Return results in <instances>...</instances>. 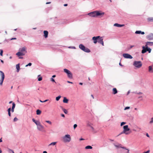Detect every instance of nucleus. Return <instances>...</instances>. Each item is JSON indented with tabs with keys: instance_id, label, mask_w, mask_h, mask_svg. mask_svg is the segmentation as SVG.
Here are the masks:
<instances>
[{
	"instance_id": "1",
	"label": "nucleus",
	"mask_w": 153,
	"mask_h": 153,
	"mask_svg": "<svg viewBox=\"0 0 153 153\" xmlns=\"http://www.w3.org/2000/svg\"><path fill=\"white\" fill-rule=\"evenodd\" d=\"M104 14V12L100 13V11H95L88 13V15L92 17H96L99 16L103 15Z\"/></svg>"
},
{
	"instance_id": "2",
	"label": "nucleus",
	"mask_w": 153,
	"mask_h": 153,
	"mask_svg": "<svg viewBox=\"0 0 153 153\" xmlns=\"http://www.w3.org/2000/svg\"><path fill=\"white\" fill-rule=\"evenodd\" d=\"M19 51L17 52L16 55L18 56H24L27 53V48L24 46L20 48L19 49Z\"/></svg>"
},
{
	"instance_id": "3",
	"label": "nucleus",
	"mask_w": 153,
	"mask_h": 153,
	"mask_svg": "<svg viewBox=\"0 0 153 153\" xmlns=\"http://www.w3.org/2000/svg\"><path fill=\"white\" fill-rule=\"evenodd\" d=\"M123 129V131L119 135H118L117 136L123 134H130L131 132L130 128H128V125H125L124 126Z\"/></svg>"
},
{
	"instance_id": "4",
	"label": "nucleus",
	"mask_w": 153,
	"mask_h": 153,
	"mask_svg": "<svg viewBox=\"0 0 153 153\" xmlns=\"http://www.w3.org/2000/svg\"><path fill=\"white\" fill-rule=\"evenodd\" d=\"M79 48L81 50L85 52L89 53L90 52V50L88 48L85 47L83 44H80L79 45Z\"/></svg>"
},
{
	"instance_id": "5",
	"label": "nucleus",
	"mask_w": 153,
	"mask_h": 153,
	"mask_svg": "<svg viewBox=\"0 0 153 153\" xmlns=\"http://www.w3.org/2000/svg\"><path fill=\"white\" fill-rule=\"evenodd\" d=\"M142 66V64L140 61H134V67L137 68H140Z\"/></svg>"
},
{
	"instance_id": "6",
	"label": "nucleus",
	"mask_w": 153,
	"mask_h": 153,
	"mask_svg": "<svg viewBox=\"0 0 153 153\" xmlns=\"http://www.w3.org/2000/svg\"><path fill=\"white\" fill-rule=\"evenodd\" d=\"M64 71L67 74L68 77L70 79H71L73 77V75L71 71L67 69H64Z\"/></svg>"
},
{
	"instance_id": "7",
	"label": "nucleus",
	"mask_w": 153,
	"mask_h": 153,
	"mask_svg": "<svg viewBox=\"0 0 153 153\" xmlns=\"http://www.w3.org/2000/svg\"><path fill=\"white\" fill-rule=\"evenodd\" d=\"M63 141L65 142H69L71 140V138L70 135L66 134L63 137Z\"/></svg>"
},
{
	"instance_id": "8",
	"label": "nucleus",
	"mask_w": 153,
	"mask_h": 153,
	"mask_svg": "<svg viewBox=\"0 0 153 153\" xmlns=\"http://www.w3.org/2000/svg\"><path fill=\"white\" fill-rule=\"evenodd\" d=\"M0 75L1 76L0 80V85H2L4 79L5 78V75L4 72L2 71H0Z\"/></svg>"
},
{
	"instance_id": "9",
	"label": "nucleus",
	"mask_w": 153,
	"mask_h": 153,
	"mask_svg": "<svg viewBox=\"0 0 153 153\" xmlns=\"http://www.w3.org/2000/svg\"><path fill=\"white\" fill-rule=\"evenodd\" d=\"M142 48L143 50L142 51V53H145L147 51H148L149 53H150L151 51V49L149 48H148V47L143 46Z\"/></svg>"
},
{
	"instance_id": "10",
	"label": "nucleus",
	"mask_w": 153,
	"mask_h": 153,
	"mask_svg": "<svg viewBox=\"0 0 153 153\" xmlns=\"http://www.w3.org/2000/svg\"><path fill=\"white\" fill-rule=\"evenodd\" d=\"M100 38V36L93 37L92 38V39L94 41V44H96L98 42V40H99Z\"/></svg>"
},
{
	"instance_id": "11",
	"label": "nucleus",
	"mask_w": 153,
	"mask_h": 153,
	"mask_svg": "<svg viewBox=\"0 0 153 153\" xmlns=\"http://www.w3.org/2000/svg\"><path fill=\"white\" fill-rule=\"evenodd\" d=\"M123 56L125 58L130 59L133 58V57L131 55L128 53H123Z\"/></svg>"
},
{
	"instance_id": "12",
	"label": "nucleus",
	"mask_w": 153,
	"mask_h": 153,
	"mask_svg": "<svg viewBox=\"0 0 153 153\" xmlns=\"http://www.w3.org/2000/svg\"><path fill=\"white\" fill-rule=\"evenodd\" d=\"M37 129L39 131H42L43 129L44 128V127L42 126L40 123L37 125Z\"/></svg>"
},
{
	"instance_id": "13",
	"label": "nucleus",
	"mask_w": 153,
	"mask_h": 153,
	"mask_svg": "<svg viewBox=\"0 0 153 153\" xmlns=\"http://www.w3.org/2000/svg\"><path fill=\"white\" fill-rule=\"evenodd\" d=\"M129 150L125 147H123L122 149L121 150L122 153H129Z\"/></svg>"
},
{
	"instance_id": "14",
	"label": "nucleus",
	"mask_w": 153,
	"mask_h": 153,
	"mask_svg": "<svg viewBox=\"0 0 153 153\" xmlns=\"http://www.w3.org/2000/svg\"><path fill=\"white\" fill-rule=\"evenodd\" d=\"M146 38L149 40H153V34H150L147 36Z\"/></svg>"
},
{
	"instance_id": "15",
	"label": "nucleus",
	"mask_w": 153,
	"mask_h": 153,
	"mask_svg": "<svg viewBox=\"0 0 153 153\" xmlns=\"http://www.w3.org/2000/svg\"><path fill=\"white\" fill-rule=\"evenodd\" d=\"M103 39L102 37H100V38L99 39V40H98V42L100 44H102V45H104V42L103 41Z\"/></svg>"
},
{
	"instance_id": "16",
	"label": "nucleus",
	"mask_w": 153,
	"mask_h": 153,
	"mask_svg": "<svg viewBox=\"0 0 153 153\" xmlns=\"http://www.w3.org/2000/svg\"><path fill=\"white\" fill-rule=\"evenodd\" d=\"M114 145L117 148H121L122 149L123 147H122L121 146V144H120L119 143H117V144H114Z\"/></svg>"
},
{
	"instance_id": "17",
	"label": "nucleus",
	"mask_w": 153,
	"mask_h": 153,
	"mask_svg": "<svg viewBox=\"0 0 153 153\" xmlns=\"http://www.w3.org/2000/svg\"><path fill=\"white\" fill-rule=\"evenodd\" d=\"M153 45V42H147L146 43L145 46L146 47H148V45L152 46Z\"/></svg>"
},
{
	"instance_id": "18",
	"label": "nucleus",
	"mask_w": 153,
	"mask_h": 153,
	"mask_svg": "<svg viewBox=\"0 0 153 153\" xmlns=\"http://www.w3.org/2000/svg\"><path fill=\"white\" fill-rule=\"evenodd\" d=\"M48 32L47 30H44V36L45 38L48 37Z\"/></svg>"
},
{
	"instance_id": "19",
	"label": "nucleus",
	"mask_w": 153,
	"mask_h": 153,
	"mask_svg": "<svg viewBox=\"0 0 153 153\" xmlns=\"http://www.w3.org/2000/svg\"><path fill=\"white\" fill-rule=\"evenodd\" d=\"M114 26L118 27H121L124 26V25H120L117 23H115L114 24Z\"/></svg>"
},
{
	"instance_id": "20",
	"label": "nucleus",
	"mask_w": 153,
	"mask_h": 153,
	"mask_svg": "<svg viewBox=\"0 0 153 153\" xmlns=\"http://www.w3.org/2000/svg\"><path fill=\"white\" fill-rule=\"evenodd\" d=\"M112 91V93L113 94H115L117 93V90L116 88H113V89Z\"/></svg>"
},
{
	"instance_id": "21",
	"label": "nucleus",
	"mask_w": 153,
	"mask_h": 153,
	"mask_svg": "<svg viewBox=\"0 0 153 153\" xmlns=\"http://www.w3.org/2000/svg\"><path fill=\"white\" fill-rule=\"evenodd\" d=\"M135 33L136 34H144L145 33L144 32H142L141 31L137 30L135 32Z\"/></svg>"
},
{
	"instance_id": "22",
	"label": "nucleus",
	"mask_w": 153,
	"mask_h": 153,
	"mask_svg": "<svg viewBox=\"0 0 153 153\" xmlns=\"http://www.w3.org/2000/svg\"><path fill=\"white\" fill-rule=\"evenodd\" d=\"M32 120L33 122L36 124V125H37L38 124H39L40 123V122L38 121H36L34 118H33Z\"/></svg>"
},
{
	"instance_id": "23",
	"label": "nucleus",
	"mask_w": 153,
	"mask_h": 153,
	"mask_svg": "<svg viewBox=\"0 0 153 153\" xmlns=\"http://www.w3.org/2000/svg\"><path fill=\"white\" fill-rule=\"evenodd\" d=\"M68 100L66 97H64V98L63 102L65 103H68Z\"/></svg>"
},
{
	"instance_id": "24",
	"label": "nucleus",
	"mask_w": 153,
	"mask_h": 153,
	"mask_svg": "<svg viewBox=\"0 0 153 153\" xmlns=\"http://www.w3.org/2000/svg\"><path fill=\"white\" fill-rule=\"evenodd\" d=\"M149 71L150 73H153L152 67L151 66H149Z\"/></svg>"
},
{
	"instance_id": "25",
	"label": "nucleus",
	"mask_w": 153,
	"mask_h": 153,
	"mask_svg": "<svg viewBox=\"0 0 153 153\" xmlns=\"http://www.w3.org/2000/svg\"><path fill=\"white\" fill-rule=\"evenodd\" d=\"M16 67L17 69V71L18 72L20 69L19 64H17L16 65Z\"/></svg>"
},
{
	"instance_id": "26",
	"label": "nucleus",
	"mask_w": 153,
	"mask_h": 153,
	"mask_svg": "<svg viewBox=\"0 0 153 153\" xmlns=\"http://www.w3.org/2000/svg\"><path fill=\"white\" fill-rule=\"evenodd\" d=\"M36 114L39 115L41 113V111L39 109H37L36 111Z\"/></svg>"
},
{
	"instance_id": "27",
	"label": "nucleus",
	"mask_w": 153,
	"mask_h": 153,
	"mask_svg": "<svg viewBox=\"0 0 153 153\" xmlns=\"http://www.w3.org/2000/svg\"><path fill=\"white\" fill-rule=\"evenodd\" d=\"M92 148V147L90 146H87L85 147V149H91Z\"/></svg>"
},
{
	"instance_id": "28",
	"label": "nucleus",
	"mask_w": 153,
	"mask_h": 153,
	"mask_svg": "<svg viewBox=\"0 0 153 153\" xmlns=\"http://www.w3.org/2000/svg\"><path fill=\"white\" fill-rule=\"evenodd\" d=\"M56 142H53L51 143L48 146H50L51 145H53V146L55 145L56 144Z\"/></svg>"
},
{
	"instance_id": "29",
	"label": "nucleus",
	"mask_w": 153,
	"mask_h": 153,
	"mask_svg": "<svg viewBox=\"0 0 153 153\" xmlns=\"http://www.w3.org/2000/svg\"><path fill=\"white\" fill-rule=\"evenodd\" d=\"M87 125L88 126L90 127L91 126V123L89 121L87 122Z\"/></svg>"
},
{
	"instance_id": "30",
	"label": "nucleus",
	"mask_w": 153,
	"mask_h": 153,
	"mask_svg": "<svg viewBox=\"0 0 153 153\" xmlns=\"http://www.w3.org/2000/svg\"><path fill=\"white\" fill-rule=\"evenodd\" d=\"M38 80L39 81H41L42 80V77L40 76V75H39L38 76Z\"/></svg>"
},
{
	"instance_id": "31",
	"label": "nucleus",
	"mask_w": 153,
	"mask_h": 153,
	"mask_svg": "<svg viewBox=\"0 0 153 153\" xmlns=\"http://www.w3.org/2000/svg\"><path fill=\"white\" fill-rule=\"evenodd\" d=\"M62 110H63V112H64V113L65 114H67V113H68V111H67V110L66 109H65V108H62Z\"/></svg>"
},
{
	"instance_id": "32",
	"label": "nucleus",
	"mask_w": 153,
	"mask_h": 153,
	"mask_svg": "<svg viewBox=\"0 0 153 153\" xmlns=\"http://www.w3.org/2000/svg\"><path fill=\"white\" fill-rule=\"evenodd\" d=\"M61 97V96H59L56 97V100L57 101H59Z\"/></svg>"
},
{
	"instance_id": "33",
	"label": "nucleus",
	"mask_w": 153,
	"mask_h": 153,
	"mask_svg": "<svg viewBox=\"0 0 153 153\" xmlns=\"http://www.w3.org/2000/svg\"><path fill=\"white\" fill-rule=\"evenodd\" d=\"M16 105L14 102H13L12 103V108H15Z\"/></svg>"
},
{
	"instance_id": "34",
	"label": "nucleus",
	"mask_w": 153,
	"mask_h": 153,
	"mask_svg": "<svg viewBox=\"0 0 153 153\" xmlns=\"http://www.w3.org/2000/svg\"><path fill=\"white\" fill-rule=\"evenodd\" d=\"M3 50H2L1 49L0 50V55L1 56H3Z\"/></svg>"
},
{
	"instance_id": "35",
	"label": "nucleus",
	"mask_w": 153,
	"mask_h": 153,
	"mask_svg": "<svg viewBox=\"0 0 153 153\" xmlns=\"http://www.w3.org/2000/svg\"><path fill=\"white\" fill-rule=\"evenodd\" d=\"M126 123V122H122L121 123L120 126H122L123 125L125 124Z\"/></svg>"
},
{
	"instance_id": "36",
	"label": "nucleus",
	"mask_w": 153,
	"mask_h": 153,
	"mask_svg": "<svg viewBox=\"0 0 153 153\" xmlns=\"http://www.w3.org/2000/svg\"><path fill=\"white\" fill-rule=\"evenodd\" d=\"M68 48H72V49H76L75 47L74 46H69V47H68Z\"/></svg>"
},
{
	"instance_id": "37",
	"label": "nucleus",
	"mask_w": 153,
	"mask_h": 153,
	"mask_svg": "<svg viewBox=\"0 0 153 153\" xmlns=\"http://www.w3.org/2000/svg\"><path fill=\"white\" fill-rule=\"evenodd\" d=\"M45 122L50 124H51L52 123L49 120H46Z\"/></svg>"
},
{
	"instance_id": "38",
	"label": "nucleus",
	"mask_w": 153,
	"mask_h": 153,
	"mask_svg": "<svg viewBox=\"0 0 153 153\" xmlns=\"http://www.w3.org/2000/svg\"><path fill=\"white\" fill-rule=\"evenodd\" d=\"M32 65V63H29L27 65H26L25 67H27L28 66H31Z\"/></svg>"
},
{
	"instance_id": "39",
	"label": "nucleus",
	"mask_w": 153,
	"mask_h": 153,
	"mask_svg": "<svg viewBox=\"0 0 153 153\" xmlns=\"http://www.w3.org/2000/svg\"><path fill=\"white\" fill-rule=\"evenodd\" d=\"M51 80L53 82H55V83H56V82L55 81V80H54V79H53V78H51Z\"/></svg>"
},
{
	"instance_id": "40",
	"label": "nucleus",
	"mask_w": 153,
	"mask_h": 153,
	"mask_svg": "<svg viewBox=\"0 0 153 153\" xmlns=\"http://www.w3.org/2000/svg\"><path fill=\"white\" fill-rule=\"evenodd\" d=\"M18 120V119L17 118H16V117H15L14 118V119H13V121L14 122H16V121L17 120Z\"/></svg>"
},
{
	"instance_id": "41",
	"label": "nucleus",
	"mask_w": 153,
	"mask_h": 153,
	"mask_svg": "<svg viewBox=\"0 0 153 153\" xmlns=\"http://www.w3.org/2000/svg\"><path fill=\"white\" fill-rule=\"evenodd\" d=\"M130 108V107H128V106H127V107H126L125 108H124V110H127V109H129Z\"/></svg>"
},
{
	"instance_id": "42",
	"label": "nucleus",
	"mask_w": 153,
	"mask_h": 153,
	"mask_svg": "<svg viewBox=\"0 0 153 153\" xmlns=\"http://www.w3.org/2000/svg\"><path fill=\"white\" fill-rule=\"evenodd\" d=\"M153 123V117L151 118V120L149 122L150 123Z\"/></svg>"
},
{
	"instance_id": "43",
	"label": "nucleus",
	"mask_w": 153,
	"mask_h": 153,
	"mask_svg": "<svg viewBox=\"0 0 153 153\" xmlns=\"http://www.w3.org/2000/svg\"><path fill=\"white\" fill-rule=\"evenodd\" d=\"M9 152H11L12 153H14V152L12 150V149H9Z\"/></svg>"
},
{
	"instance_id": "44",
	"label": "nucleus",
	"mask_w": 153,
	"mask_h": 153,
	"mask_svg": "<svg viewBox=\"0 0 153 153\" xmlns=\"http://www.w3.org/2000/svg\"><path fill=\"white\" fill-rule=\"evenodd\" d=\"M9 152H11L12 153H14V152L12 150V149H9Z\"/></svg>"
},
{
	"instance_id": "45",
	"label": "nucleus",
	"mask_w": 153,
	"mask_h": 153,
	"mask_svg": "<svg viewBox=\"0 0 153 153\" xmlns=\"http://www.w3.org/2000/svg\"><path fill=\"white\" fill-rule=\"evenodd\" d=\"M77 127V125L76 124H75L74 125V129H75Z\"/></svg>"
},
{
	"instance_id": "46",
	"label": "nucleus",
	"mask_w": 153,
	"mask_h": 153,
	"mask_svg": "<svg viewBox=\"0 0 153 153\" xmlns=\"http://www.w3.org/2000/svg\"><path fill=\"white\" fill-rule=\"evenodd\" d=\"M143 93L141 92H140L139 93H136V94H142Z\"/></svg>"
},
{
	"instance_id": "47",
	"label": "nucleus",
	"mask_w": 153,
	"mask_h": 153,
	"mask_svg": "<svg viewBox=\"0 0 153 153\" xmlns=\"http://www.w3.org/2000/svg\"><path fill=\"white\" fill-rule=\"evenodd\" d=\"M11 108H9L8 109H7V111L8 112H10L11 111Z\"/></svg>"
},
{
	"instance_id": "48",
	"label": "nucleus",
	"mask_w": 153,
	"mask_h": 153,
	"mask_svg": "<svg viewBox=\"0 0 153 153\" xmlns=\"http://www.w3.org/2000/svg\"><path fill=\"white\" fill-rule=\"evenodd\" d=\"M11 111L12 112H13L14 111V108H11Z\"/></svg>"
},
{
	"instance_id": "49",
	"label": "nucleus",
	"mask_w": 153,
	"mask_h": 153,
	"mask_svg": "<svg viewBox=\"0 0 153 153\" xmlns=\"http://www.w3.org/2000/svg\"><path fill=\"white\" fill-rule=\"evenodd\" d=\"M8 115H9L10 117V116H11V113H10V112H8Z\"/></svg>"
},
{
	"instance_id": "50",
	"label": "nucleus",
	"mask_w": 153,
	"mask_h": 153,
	"mask_svg": "<svg viewBox=\"0 0 153 153\" xmlns=\"http://www.w3.org/2000/svg\"><path fill=\"white\" fill-rule=\"evenodd\" d=\"M133 46H131L130 47V48H128V50H129L130 49L132 48L133 47Z\"/></svg>"
},
{
	"instance_id": "51",
	"label": "nucleus",
	"mask_w": 153,
	"mask_h": 153,
	"mask_svg": "<svg viewBox=\"0 0 153 153\" xmlns=\"http://www.w3.org/2000/svg\"><path fill=\"white\" fill-rule=\"evenodd\" d=\"M140 130V129L139 128H137L136 129H134V131H139Z\"/></svg>"
},
{
	"instance_id": "52",
	"label": "nucleus",
	"mask_w": 153,
	"mask_h": 153,
	"mask_svg": "<svg viewBox=\"0 0 153 153\" xmlns=\"http://www.w3.org/2000/svg\"><path fill=\"white\" fill-rule=\"evenodd\" d=\"M61 116H62V117H65V115L63 114H61Z\"/></svg>"
},
{
	"instance_id": "53",
	"label": "nucleus",
	"mask_w": 153,
	"mask_h": 153,
	"mask_svg": "<svg viewBox=\"0 0 153 153\" xmlns=\"http://www.w3.org/2000/svg\"><path fill=\"white\" fill-rule=\"evenodd\" d=\"M146 136L148 137H149V134H148V133H146Z\"/></svg>"
},
{
	"instance_id": "54",
	"label": "nucleus",
	"mask_w": 153,
	"mask_h": 153,
	"mask_svg": "<svg viewBox=\"0 0 153 153\" xmlns=\"http://www.w3.org/2000/svg\"><path fill=\"white\" fill-rule=\"evenodd\" d=\"M67 82L68 83H71V84L73 83V82H70V81H67Z\"/></svg>"
},
{
	"instance_id": "55",
	"label": "nucleus",
	"mask_w": 153,
	"mask_h": 153,
	"mask_svg": "<svg viewBox=\"0 0 153 153\" xmlns=\"http://www.w3.org/2000/svg\"><path fill=\"white\" fill-rule=\"evenodd\" d=\"M68 6L67 4H64V6L65 7H66Z\"/></svg>"
},
{
	"instance_id": "56",
	"label": "nucleus",
	"mask_w": 153,
	"mask_h": 153,
	"mask_svg": "<svg viewBox=\"0 0 153 153\" xmlns=\"http://www.w3.org/2000/svg\"><path fill=\"white\" fill-rule=\"evenodd\" d=\"M51 3V2H47V3H46V4H50Z\"/></svg>"
},
{
	"instance_id": "57",
	"label": "nucleus",
	"mask_w": 153,
	"mask_h": 153,
	"mask_svg": "<svg viewBox=\"0 0 153 153\" xmlns=\"http://www.w3.org/2000/svg\"><path fill=\"white\" fill-rule=\"evenodd\" d=\"M16 39V38H12L10 39V40H12L13 39Z\"/></svg>"
},
{
	"instance_id": "58",
	"label": "nucleus",
	"mask_w": 153,
	"mask_h": 153,
	"mask_svg": "<svg viewBox=\"0 0 153 153\" xmlns=\"http://www.w3.org/2000/svg\"><path fill=\"white\" fill-rule=\"evenodd\" d=\"M84 139L82 138H81L79 139L80 140H84Z\"/></svg>"
},
{
	"instance_id": "59",
	"label": "nucleus",
	"mask_w": 153,
	"mask_h": 153,
	"mask_svg": "<svg viewBox=\"0 0 153 153\" xmlns=\"http://www.w3.org/2000/svg\"><path fill=\"white\" fill-rule=\"evenodd\" d=\"M0 60H1V62L2 63H4V61H3V60H1V59H0Z\"/></svg>"
},
{
	"instance_id": "60",
	"label": "nucleus",
	"mask_w": 153,
	"mask_h": 153,
	"mask_svg": "<svg viewBox=\"0 0 153 153\" xmlns=\"http://www.w3.org/2000/svg\"><path fill=\"white\" fill-rule=\"evenodd\" d=\"M90 127L93 130L94 129V128L93 127H92L91 126H90Z\"/></svg>"
},
{
	"instance_id": "61",
	"label": "nucleus",
	"mask_w": 153,
	"mask_h": 153,
	"mask_svg": "<svg viewBox=\"0 0 153 153\" xmlns=\"http://www.w3.org/2000/svg\"><path fill=\"white\" fill-rule=\"evenodd\" d=\"M119 65H120L121 66H123V65H122V64L120 63V62L119 63Z\"/></svg>"
},
{
	"instance_id": "62",
	"label": "nucleus",
	"mask_w": 153,
	"mask_h": 153,
	"mask_svg": "<svg viewBox=\"0 0 153 153\" xmlns=\"http://www.w3.org/2000/svg\"><path fill=\"white\" fill-rule=\"evenodd\" d=\"M23 58V57H19V59H22Z\"/></svg>"
},
{
	"instance_id": "63",
	"label": "nucleus",
	"mask_w": 153,
	"mask_h": 153,
	"mask_svg": "<svg viewBox=\"0 0 153 153\" xmlns=\"http://www.w3.org/2000/svg\"><path fill=\"white\" fill-rule=\"evenodd\" d=\"M79 84L80 85H82L83 84V83H82V82H80L79 83Z\"/></svg>"
},
{
	"instance_id": "64",
	"label": "nucleus",
	"mask_w": 153,
	"mask_h": 153,
	"mask_svg": "<svg viewBox=\"0 0 153 153\" xmlns=\"http://www.w3.org/2000/svg\"><path fill=\"white\" fill-rule=\"evenodd\" d=\"M43 153H47V152L46 151H44L43 152Z\"/></svg>"
}]
</instances>
